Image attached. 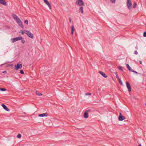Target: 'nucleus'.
I'll use <instances>...</instances> for the list:
<instances>
[{"label": "nucleus", "instance_id": "f704fd0d", "mask_svg": "<svg viewBox=\"0 0 146 146\" xmlns=\"http://www.w3.org/2000/svg\"><path fill=\"white\" fill-rule=\"evenodd\" d=\"M116 78L118 80L119 79H120L119 77L117 75L116 76Z\"/></svg>", "mask_w": 146, "mask_h": 146}, {"label": "nucleus", "instance_id": "7ed1b4c3", "mask_svg": "<svg viewBox=\"0 0 146 146\" xmlns=\"http://www.w3.org/2000/svg\"><path fill=\"white\" fill-rule=\"evenodd\" d=\"M25 31L26 32V34L28 36L31 38H33V35L32 33L28 31L25 30Z\"/></svg>", "mask_w": 146, "mask_h": 146}, {"label": "nucleus", "instance_id": "4be33fe9", "mask_svg": "<svg viewBox=\"0 0 146 146\" xmlns=\"http://www.w3.org/2000/svg\"><path fill=\"white\" fill-rule=\"evenodd\" d=\"M118 81L119 83L122 86L123 85V84L122 83V81L121 80V79H119L118 80Z\"/></svg>", "mask_w": 146, "mask_h": 146}, {"label": "nucleus", "instance_id": "72a5a7b5", "mask_svg": "<svg viewBox=\"0 0 146 146\" xmlns=\"http://www.w3.org/2000/svg\"><path fill=\"white\" fill-rule=\"evenodd\" d=\"M69 21L70 22H71V18H70V17L69 18Z\"/></svg>", "mask_w": 146, "mask_h": 146}, {"label": "nucleus", "instance_id": "4468645a", "mask_svg": "<svg viewBox=\"0 0 146 146\" xmlns=\"http://www.w3.org/2000/svg\"><path fill=\"white\" fill-rule=\"evenodd\" d=\"M48 115V114L46 113H43L42 114H40L38 115V116L40 117H43L44 116H47Z\"/></svg>", "mask_w": 146, "mask_h": 146}, {"label": "nucleus", "instance_id": "5701e85b", "mask_svg": "<svg viewBox=\"0 0 146 146\" xmlns=\"http://www.w3.org/2000/svg\"><path fill=\"white\" fill-rule=\"evenodd\" d=\"M19 33H21L22 35H23L25 33V31L23 30H21L19 32Z\"/></svg>", "mask_w": 146, "mask_h": 146}, {"label": "nucleus", "instance_id": "9b49d317", "mask_svg": "<svg viewBox=\"0 0 146 146\" xmlns=\"http://www.w3.org/2000/svg\"><path fill=\"white\" fill-rule=\"evenodd\" d=\"M0 3L5 6L7 5V4L5 0H0Z\"/></svg>", "mask_w": 146, "mask_h": 146}, {"label": "nucleus", "instance_id": "2eb2a0df", "mask_svg": "<svg viewBox=\"0 0 146 146\" xmlns=\"http://www.w3.org/2000/svg\"><path fill=\"white\" fill-rule=\"evenodd\" d=\"M17 23L20 27H21L22 29H23L24 28V26L22 22L21 21L19 22L18 23Z\"/></svg>", "mask_w": 146, "mask_h": 146}, {"label": "nucleus", "instance_id": "7c9ffc66", "mask_svg": "<svg viewBox=\"0 0 146 146\" xmlns=\"http://www.w3.org/2000/svg\"><path fill=\"white\" fill-rule=\"evenodd\" d=\"M143 36L144 37H146V31L144 32Z\"/></svg>", "mask_w": 146, "mask_h": 146}, {"label": "nucleus", "instance_id": "a19ab883", "mask_svg": "<svg viewBox=\"0 0 146 146\" xmlns=\"http://www.w3.org/2000/svg\"><path fill=\"white\" fill-rule=\"evenodd\" d=\"M145 106H146V104H145Z\"/></svg>", "mask_w": 146, "mask_h": 146}, {"label": "nucleus", "instance_id": "c85d7f7f", "mask_svg": "<svg viewBox=\"0 0 146 146\" xmlns=\"http://www.w3.org/2000/svg\"><path fill=\"white\" fill-rule=\"evenodd\" d=\"M86 95H91V93H87L85 94Z\"/></svg>", "mask_w": 146, "mask_h": 146}, {"label": "nucleus", "instance_id": "58836bf2", "mask_svg": "<svg viewBox=\"0 0 146 146\" xmlns=\"http://www.w3.org/2000/svg\"><path fill=\"white\" fill-rule=\"evenodd\" d=\"M138 146H142L141 144H139Z\"/></svg>", "mask_w": 146, "mask_h": 146}, {"label": "nucleus", "instance_id": "f3484780", "mask_svg": "<svg viewBox=\"0 0 146 146\" xmlns=\"http://www.w3.org/2000/svg\"><path fill=\"white\" fill-rule=\"evenodd\" d=\"M79 12H81L82 13H83V7H80L79 9Z\"/></svg>", "mask_w": 146, "mask_h": 146}, {"label": "nucleus", "instance_id": "ea45409f", "mask_svg": "<svg viewBox=\"0 0 146 146\" xmlns=\"http://www.w3.org/2000/svg\"><path fill=\"white\" fill-rule=\"evenodd\" d=\"M115 74H116V76L117 75V73L116 72H115Z\"/></svg>", "mask_w": 146, "mask_h": 146}, {"label": "nucleus", "instance_id": "6ab92c4d", "mask_svg": "<svg viewBox=\"0 0 146 146\" xmlns=\"http://www.w3.org/2000/svg\"><path fill=\"white\" fill-rule=\"evenodd\" d=\"M36 94L38 96H40L42 95V94L41 93L38 92L37 91H36Z\"/></svg>", "mask_w": 146, "mask_h": 146}, {"label": "nucleus", "instance_id": "cd10ccee", "mask_svg": "<svg viewBox=\"0 0 146 146\" xmlns=\"http://www.w3.org/2000/svg\"><path fill=\"white\" fill-rule=\"evenodd\" d=\"M118 68L119 69V70H121L122 71H123V70L122 69V68L121 66H119L118 67Z\"/></svg>", "mask_w": 146, "mask_h": 146}, {"label": "nucleus", "instance_id": "dca6fc26", "mask_svg": "<svg viewBox=\"0 0 146 146\" xmlns=\"http://www.w3.org/2000/svg\"><path fill=\"white\" fill-rule=\"evenodd\" d=\"M126 66L127 68H128V70L131 72V71H132L133 69L131 68L130 67V66L128 64H126Z\"/></svg>", "mask_w": 146, "mask_h": 146}, {"label": "nucleus", "instance_id": "f8f14e48", "mask_svg": "<svg viewBox=\"0 0 146 146\" xmlns=\"http://www.w3.org/2000/svg\"><path fill=\"white\" fill-rule=\"evenodd\" d=\"M2 106L3 108L6 111H9V109H8L7 106L4 104H2Z\"/></svg>", "mask_w": 146, "mask_h": 146}, {"label": "nucleus", "instance_id": "1a4fd4ad", "mask_svg": "<svg viewBox=\"0 0 146 146\" xmlns=\"http://www.w3.org/2000/svg\"><path fill=\"white\" fill-rule=\"evenodd\" d=\"M21 37L19 36V37H16V38H12L11 40H12V42H16L17 41L20 40V39H21Z\"/></svg>", "mask_w": 146, "mask_h": 146}, {"label": "nucleus", "instance_id": "aec40b11", "mask_svg": "<svg viewBox=\"0 0 146 146\" xmlns=\"http://www.w3.org/2000/svg\"><path fill=\"white\" fill-rule=\"evenodd\" d=\"M74 30V26L73 25H72V30H71V34L72 35H73Z\"/></svg>", "mask_w": 146, "mask_h": 146}, {"label": "nucleus", "instance_id": "f03ea898", "mask_svg": "<svg viewBox=\"0 0 146 146\" xmlns=\"http://www.w3.org/2000/svg\"><path fill=\"white\" fill-rule=\"evenodd\" d=\"M91 111V109H89L86 110L84 113V116L85 118H88L89 116V114L88 112Z\"/></svg>", "mask_w": 146, "mask_h": 146}, {"label": "nucleus", "instance_id": "b1692460", "mask_svg": "<svg viewBox=\"0 0 146 146\" xmlns=\"http://www.w3.org/2000/svg\"><path fill=\"white\" fill-rule=\"evenodd\" d=\"M0 90L2 91H4L6 90V89L3 88H0Z\"/></svg>", "mask_w": 146, "mask_h": 146}, {"label": "nucleus", "instance_id": "0eeeda50", "mask_svg": "<svg viewBox=\"0 0 146 146\" xmlns=\"http://www.w3.org/2000/svg\"><path fill=\"white\" fill-rule=\"evenodd\" d=\"M125 118V117L124 116L122 115L121 113H119V115L118 117V120L119 121H122Z\"/></svg>", "mask_w": 146, "mask_h": 146}, {"label": "nucleus", "instance_id": "6e6552de", "mask_svg": "<svg viewBox=\"0 0 146 146\" xmlns=\"http://www.w3.org/2000/svg\"><path fill=\"white\" fill-rule=\"evenodd\" d=\"M126 85L128 89V91H129V92H131V86L129 84V83L127 81L126 82Z\"/></svg>", "mask_w": 146, "mask_h": 146}, {"label": "nucleus", "instance_id": "393cba45", "mask_svg": "<svg viewBox=\"0 0 146 146\" xmlns=\"http://www.w3.org/2000/svg\"><path fill=\"white\" fill-rule=\"evenodd\" d=\"M21 137V135L20 133L18 134L17 136V137L18 138H20Z\"/></svg>", "mask_w": 146, "mask_h": 146}, {"label": "nucleus", "instance_id": "2f4dec72", "mask_svg": "<svg viewBox=\"0 0 146 146\" xmlns=\"http://www.w3.org/2000/svg\"><path fill=\"white\" fill-rule=\"evenodd\" d=\"M112 3H114L115 2L116 0H110Z\"/></svg>", "mask_w": 146, "mask_h": 146}, {"label": "nucleus", "instance_id": "bb28decb", "mask_svg": "<svg viewBox=\"0 0 146 146\" xmlns=\"http://www.w3.org/2000/svg\"><path fill=\"white\" fill-rule=\"evenodd\" d=\"M24 23L26 24H28V21L27 19H26L25 20Z\"/></svg>", "mask_w": 146, "mask_h": 146}, {"label": "nucleus", "instance_id": "c9c22d12", "mask_svg": "<svg viewBox=\"0 0 146 146\" xmlns=\"http://www.w3.org/2000/svg\"><path fill=\"white\" fill-rule=\"evenodd\" d=\"M2 73H7V72L6 71H4L2 72Z\"/></svg>", "mask_w": 146, "mask_h": 146}, {"label": "nucleus", "instance_id": "20e7f679", "mask_svg": "<svg viewBox=\"0 0 146 146\" xmlns=\"http://www.w3.org/2000/svg\"><path fill=\"white\" fill-rule=\"evenodd\" d=\"M132 3L130 0H127V6L128 9L130 10L131 8Z\"/></svg>", "mask_w": 146, "mask_h": 146}, {"label": "nucleus", "instance_id": "4c0bfd02", "mask_svg": "<svg viewBox=\"0 0 146 146\" xmlns=\"http://www.w3.org/2000/svg\"><path fill=\"white\" fill-rule=\"evenodd\" d=\"M139 62L140 64H142V62L141 61H139Z\"/></svg>", "mask_w": 146, "mask_h": 146}, {"label": "nucleus", "instance_id": "f257e3e1", "mask_svg": "<svg viewBox=\"0 0 146 146\" xmlns=\"http://www.w3.org/2000/svg\"><path fill=\"white\" fill-rule=\"evenodd\" d=\"M75 4L77 5L84 6L85 5L82 0H77L75 2Z\"/></svg>", "mask_w": 146, "mask_h": 146}, {"label": "nucleus", "instance_id": "c756f323", "mask_svg": "<svg viewBox=\"0 0 146 146\" xmlns=\"http://www.w3.org/2000/svg\"><path fill=\"white\" fill-rule=\"evenodd\" d=\"M131 72H133L135 73L136 74H139V73L137 72H136L135 71H134L133 70V69L132 71H131Z\"/></svg>", "mask_w": 146, "mask_h": 146}, {"label": "nucleus", "instance_id": "a878e982", "mask_svg": "<svg viewBox=\"0 0 146 146\" xmlns=\"http://www.w3.org/2000/svg\"><path fill=\"white\" fill-rule=\"evenodd\" d=\"M20 72L21 74H24V72L23 70H20Z\"/></svg>", "mask_w": 146, "mask_h": 146}, {"label": "nucleus", "instance_id": "a211bd4d", "mask_svg": "<svg viewBox=\"0 0 146 146\" xmlns=\"http://www.w3.org/2000/svg\"><path fill=\"white\" fill-rule=\"evenodd\" d=\"M20 37H21V38L20 39V40H21V41L22 42L23 44L25 43V40H24V39L23 38V37L22 36H20Z\"/></svg>", "mask_w": 146, "mask_h": 146}, {"label": "nucleus", "instance_id": "9d476101", "mask_svg": "<svg viewBox=\"0 0 146 146\" xmlns=\"http://www.w3.org/2000/svg\"><path fill=\"white\" fill-rule=\"evenodd\" d=\"M44 3L46 4L49 7L50 9H51V6L50 3L47 0H43Z\"/></svg>", "mask_w": 146, "mask_h": 146}, {"label": "nucleus", "instance_id": "e433bc0d", "mask_svg": "<svg viewBox=\"0 0 146 146\" xmlns=\"http://www.w3.org/2000/svg\"><path fill=\"white\" fill-rule=\"evenodd\" d=\"M135 48L136 49H138V47H137V46L135 47Z\"/></svg>", "mask_w": 146, "mask_h": 146}, {"label": "nucleus", "instance_id": "412c9836", "mask_svg": "<svg viewBox=\"0 0 146 146\" xmlns=\"http://www.w3.org/2000/svg\"><path fill=\"white\" fill-rule=\"evenodd\" d=\"M137 6V4L135 2H134V3L133 6V8L135 9L136 8V6Z\"/></svg>", "mask_w": 146, "mask_h": 146}, {"label": "nucleus", "instance_id": "423d86ee", "mask_svg": "<svg viewBox=\"0 0 146 146\" xmlns=\"http://www.w3.org/2000/svg\"><path fill=\"white\" fill-rule=\"evenodd\" d=\"M22 67V64L17 63L15 67V69L16 70H18L19 69L21 68Z\"/></svg>", "mask_w": 146, "mask_h": 146}, {"label": "nucleus", "instance_id": "473e14b6", "mask_svg": "<svg viewBox=\"0 0 146 146\" xmlns=\"http://www.w3.org/2000/svg\"><path fill=\"white\" fill-rule=\"evenodd\" d=\"M134 54H138V52L137 50L135 51Z\"/></svg>", "mask_w": 146, "mask_h": 146}, {"label": "nucleus", "instance_id": "39448f33", "mask_svg": "<svg viewBox=\"0 0 146 146\" xmlns=\"http://www.w3.org/2000/svg\"><path fill=\"white\" fill-rule=\"evenodd\" d=\"M13 15L15 16L13 17V19L16 20L17 23L21 21L20 19L15 14H14Z\"/></svg>", "mask_w": 146, "mask_h": 146}, {"label": "nucleus", "instance_id": "ddd939ff", "mask_svg": "<svg viewBox=\"0 0 146 146\" xmlns=\"http://www.w3.org/2000/svg\"><path fill=\"white\" fill-rule=\"evenodd\" d=\"M99 73L104 78H106L108 77L106 75L104 72L101 71H99Z\"/></svg>", "mask_w": 146, "mask_h": 146}]
</instances>
